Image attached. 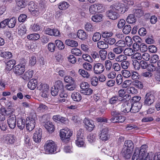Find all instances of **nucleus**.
<instances>
[{
  "label": "nucleus",
  "mask_w": 160,
  "mask_h": 160,
  "mask_svg": "<svg viewBox=\"0 0 160 160\" xmlns=\"http://www.w3.org/2000/svg\"><path fill=\"white\" fill-rule=\"evenodd\" d=\"M93 70L95 74H100L103 72L104 68L102 64L98 63L94 65Z\"/></svg>",
  "instance_id": "nucleus-9"
},
{
  "label": "nucleus",
  "mask_w": 160,
  "mask_h": 160,
  "mask_svg": "<svg viewBox=\"0 0 160 160\" xmlns=\"http://www.w3.org/2000/svg\"><path fill=\"white\" fill-rule=\"evenodd\" d=\"M0 55L1 57L8 59L11 58L12 57V53L9 52H2Z\"/></svg>",
  "instance_id": "nucleus-37"
},
{
  "label": "nucleus",
  "mask_w": 160,
  "mask_h": 160,
  "mask_svg": "<svg viewBox=\"0 0 160 160\" xmlns=\"http://www.w3.org/2000/svg\"><path fill=\"white\" fill-rule=\"evenodd\" d=\"M105 67L107 70H110L112 66V62L110 60H106L105 61Z\"/></svg>",
  "instance_id": "nucleus-63"
},
{
  "label": "nucleus",
  "mask_w": 160,
  "mask_h": 160,
  "mask_svg": "<svg viewBox=\"0 0 160 160\" xmlns=\"http://www.w3.org/2000/svg\"><path fill=\"white\" fill-rule=\"evenodd\" d=\"M41 96L44 98H47L48 97V92L49 90V86L47 84H44L42 85Z\"/></svg>",
  "instance_id": "nucleus-16"
},
{
  "label": "nucleus",
  "mask_w": 160,
  "mask_h": 160,
  "mask_svg": "<svg viewBox=\"0 0 160 160\" xmlns=\"http://www.w3.org/2000/svg\"><path fill=\"white\" fill-rule=\"evenodd\" d=\"M7 25L9 28H13L15 25L16 22L17 21L16 19L14 18L13 17L11 18L10 19H7Z\"/></svg>",
  "instance_id": "nucleus-24"
},
{
  "label": "nucleus",
  "mask_w": 160,
  "mask_h": 160,
  "mask_svg": "<svg viewBox=\"0 0 160 160\" xmlns=\"http://www.w3.org/2000/svg\"><path fill=\"white\" fill-rule=\"evenodd\" d=\"M96 134L91 133L87 137V139L90 142H93L96 140Z\"/></svg>",
  "instance_id": "nucleus-48"
},
{
  "label": "nucleus",
  "mask_w": 160,
  "mask_h": 160,
  "mask_svg": "<svg viewBox=\"0 0 160 160\" xmlns=\"http://www.w3.org/2000/svg\"><path fill=\"white\" fill-rule=\"evenodd\" d=\"M56 48L55 44L53 43H49L48 45V49L51 52H53Z\"/></svg>",
  "instance_id": "nucleus-64"
},
{
  "label": "nucleus",
  "mask_w": 160,
  "mask_h": 160,
  "mask_svg": "<svg viewBox=\"0 0 160 160\" xmlns=\"http://www.w3.org/2000/svg\"><path fill=\"white\" fill-rule=\"evenodd\" d=\"M104 41L106 42L107 43L109 44L110 45H112L116 42V40L114 38H105L104 39Z\"/></svg>",
  "instance_id": "nucleus-53"
},
{
  "label": "nucleus",
  "mask_w": 160,
  "mask_h": 160,
  "mask_svg": "<svg viewBox=\"0 0 160 160\" xmlns=\"http://www.w3.org/2000/svg\"><path fill=\"white\" fill-rule=\"evenodd\" d=\"M25 71V68L22 67L21 65H18L15 66L13 68V71L17 76L22 75Z\"/></svg>",
  "instance_id": "nucleus-12"
},
{
  "label": "nucleus",
  "mask_w": 160,
  "mask_h": 160,
  "mask_svg": "<svg viewBox=\"0 0 160 160\" xmlns=\"http://www.w3.org/2000/svg\"><path fill=\"white\" fill-rule=\"evenodd\" d=\"M83 122L86 125L85 128L89 131H92L95 127L93 121H90L87 118L84 119Z\"/></svg>",
  "instance_id": "nucleus-7"
},
{
  "label": "nucleus",
  "mask_w": 160,
  "mask_h": 160,
  "mask_svg": "<svg viewBox=\"0 0 160 160\" xmlns=\"http://www.w3.org/2000/svg\"><path fill=\"white\" fill-rule=\"evenodd\" d=\"M72 54H74L76 56H79L82 54L80 50L77 48H74L72 49L71 50Z\"/></svg>",
  "instance_id": "nucleus-52"
},
{
  "label": "nucleus",
  "mask_w": 160,
  "mask_h": 160,
  "mask_svg": "<svg viewBox=\"0 0 160 160\" xmlns=\"http://www.w3.org/2000/svg\"><path fill=\"white\" fill-rule=\"evenodd\" d=\"M102 35L103 38H108L111 37L112 35V33L111 32H108L106 31L102 32Z\"/></svg>",
  "instance_id": "nucleus-55"
},
{
  "label": "nucleus",
  "mask_w": 160,
  "mask_h": 160,
  "mask_svg": "<svg viewBox=\"0 0 160 160\" xmlns=\"http://www.w3.org/2000/svg\"><path fill=\"white\" fill-rule=\"evenodd\" d=\"M147 148L148 146L146 145H142L140 149L139 148L140 153L143 157H145L147 155L146 149Z\"/></svg>",
  "instance_id": "nucleus-34"
},
{
  "label": "nucleus",
  "mask_w": 160,
  "mask_h": 160,
  "mask_svg": "<svg viewBox=\"0 0 160 160\" xmlns=\"http://www.w3.org/2000/svg\"><path fill=\"white\" fill-rule=\"evenodd\" d=\"M98 78L96 77H93L91 79V84L94 86H96L98 84Z\"/></svg>",
  "instance_id": "nucleus-56"
},
{
  "label": "nucleus",
  "mask_w": 160,
  "mask_h": 160,
  "mask_svg": "<svg viewBox=\"0 0 160 160\" xmlns=\"http://www.w3.org/2000/svg\"><path fill=\"white\" fill-rule=\"evenodd\" d=\"M108 128H103L99 134L100 139L103 141L107 140L108 139Z\"/></svg>",
  "instance_id": "nucleus-6"
},
{
  "label": "nucleus",
  "mask_w": 160,
  "mask_h": 160,
  "mask_svg": "<svg viewBox=\"0 0 160 160\" xmlns=\"http://www.w3.org/2000/svg\"><path fill=\"white\" fill-rule=\"evenodd\" d=\"M36 124L35 118H31L26 121V127L28 131H32L35 128Z\"/></svg>",
  "instance_id": "nucleus-4"
},
{
  "label": "nucleus",
  "mask_w": 160,
  "mask_h": 160,
  "mask_svg": "<svg viewBox=\"0 0 160 160\" xmlns=\"http://www.w3.org/2000/svg\"><path fill=\"white\" fill-rule=\"evenodd\" d=\"M83 68L88 71H90L92 68V65L88 62H84L82 64Z\"/></svg>",
  "instance_id": "nucleus-51"
},
{
  "label": "nucleus",
  "mask_w": 160,
  "mask_h": 160,
  "mask_svg": "<svg viewBox=\"0 0 160 160\" xmlns=\"http://www.w3.org/2000/svg\"><path fill=\"white\" fill-rule=\"evenodd\" d=\"M107 51L105 50H101L99 51V56L102 60H105L107 57Z\"/></svg>",
  "instance_id": "nucleus-40"
},
{
  "label": "nucleus",
  "mask_w": 160,
  "mask_h": 160,
  "mask_svg": "<svg viewBox=\"0 0 160 160\" xmlns=\"http://www.w3.org/2000/svg\"><path fill=\"white\" fill-rule=\"evenodd\" d=\"M69 5L67 2H63L59 3L58 8L61 10L65 9L69 7Z\"/></svg>",
  "instance_id": "nucleus-42"
},
{
  "label": "nucleus",
  "mask_w": 160,
  "mask_h": 160,
  "mask_svg": "<svg viewBox=\"0 0 160 160\" xmlns=\"http://www.w3.org/2000/svg\"><path fill=\"white\" fill-rule=\"evenodd\" d=\"M127 92L128 93L135 94L138 92V91L134 87H131L127 89Z\"/></svg>",
  "instance_id": "nucleus-50"
},
{
  "label": "nucleus",
  "mask_w": 160,
  "mask_h": 160,
  "mask_svg": "<svg viewBox=\"0 0 160 160\" xmlns=\"http://www.w3.org/2000/svg\"><path fill=\"white\" fill-rule=\"evenodd\" d=\"M43 125L49 133H52L54 132L55 129L54 126L51 122H48Z\"/></svg>",
  "instance_id": "nucleus-17"
},
{
  "label": "nucleus",
  "mask_w": 160,
  "mask_h": 160,
  "mask_svg": "<svg viewBox=\"0 0 160 160\" xmlns=\"http://www.w3.org/2000/svg\"><path fill=\"white\" fill-rule=\"evenodd\" d=\"M133 65L136 70H139L140 68V62H138L137 60H134L133 62Z\"/></svg>",
  "instance_id": "nucleus-61"
},
{
  "label": "nucleus",
  "mask_w": 160,
  "mask_h": 160,
  "mask_svg": "<svg viewBox=\"0 0 160 160\" xmlns=\"http://www.w3.org/2000/svg\"><path fill=\"white\" fill-rule=\"evenodd\" d=\"M44 147L45 152L47 154L52 153L56 150V145L52 140L47 141Z\"/></svg>",
  "instance_id": "nucleus-1"
},
{
  "label": "nucleus",
  "mask_w": 160,
  "mask_h": 160,
  "mask_svg": "<svg viewBox=\"0 0 160 160\" xmlns=\"http://www.w3.org/2000/svg\"><path fill=\"white\" fill-rule=\"evenodd\" d=\"M78 72L83 78H88L90 77V74L89 73L84 70L81 69L78 70Z\"/></svg>",
  "instance_id": "nucleus-35"
},
{
  "label": "nucleus",
  "mask_w": 160,
  "mask_h": 160,
  "mask_svg": "<svg viewBox=\"0 0 160 160\" xmlns=\"http://www.w3.org/2000/svg\"><path fill=\"white\" fill-rule=\"evenodd\" d=\"M97 47L101 49L104 50L108 48V44L105 41H99L97 43Z\"/></svg>",
  "instance_id": "nucleus-20"
},
{
  "label": "nucleus",
  "mask_w": 160,
  "mask_h": 160,
  "mask_svg": "<svg viewBox=\"0 0 160 160\" xmlns=\"http://www.w3.org/2000/svg\"><path fill=\"white\" fill-rule=\"evenodd\" d=\"M124 53L126 55L131 56L134 54V52L131 48H127L124 50Z\"/></svg>",
  "instance_id": "nucleus-45"
},
{
  "label": "nucleus",
  "mask_w": 160,
  "mask_h": 160,
  "mask_svg": "<svg viewBox=\"0 0 160 160\" xmlns=\"http://www.w3.org/2000/svg\"><path fill=\"white\" fill-rule=\"evenodd\" d=\"M71 97L74 101L76 102H79L82 99L81 94L77 92L72 93Z\"/></svg>",
  "instance_id": "nucleus-22"
},
{
  "label": "nucleus",
  "mask_w": 160,
  "mask_h": 160,
  "mask_svg": "<svg viewBox=\"0 0 160 160\" xmlns=\"http://www.w3.org/2000/svg\"><path fill=\"white\" fill-rule=\"evenodd\" d=\"M16 1L17 5L21 8H24L27 5V0H16Z\"/></svg>",
  "instance_id": "nucleus-30"
},
{
  "label": "nucleus",
  "mask_w": 160,
  "mask_h": 160,
  "mask_svg": "<svg viewBox=\"0 0 160 160\" xmlns=\"http://www.w3.org/2000/svg\"><path fill=\"white\" fill-rule=\"evenodd\" d=\"M121 154L125 158L127 159H130L132 154V150H130L129 149H126L122 147Z\"/></svg>",
  "instance_id": "nucleus-11"
},
{
  "label": "nucleus",
  "mask_w": 160,
  "mask_h": 160,
  "mask_svg": "<svg viewBox=\"0 0 160 160\" xmlns=\"http://www.w3.org/2000/svg\"><path fill=\"white\" fill-rule=\"evenodd\" d=\"M42 132L41 130H38L36 131L35 133L33 134V139L36 142H39L41 141Z\"/></svg>",
  "instance_id": "nucleus-15"
},
{
  "label": "nucleus",
  "mask_w": 160,
  "mask_h": 160,
  "mask_svg": "<svg viewBox=\"0 0 160 160\" xmlns=\"http://www.w3.org/2000/svg\"><path fill=\"white\" fill-rule=\"evenodd\" d=\"M134 147L133 143L132 141L126 140L125 141L122 147L132 150Z\"/></svg>",
  "instance_id": "nucleus-23"
},
{
  "label": "nucleus",
  "mask_w": 160,
  "mask_h": 160,
  "mask_svg": "<svg viewBox=\"0 0 160 160\" xmlns=\"http://www.w3.org/2000/svg\"><path fill=\"white\" fill-rule=\"evenodd\" d=\"M127 57L125 55L121 54L116 58V60L118 62H123L126 60Z\"/></svg>",
  "instance_id": "nucleus-43"
},
{
  "label": "nucleus",
  "mask_w": 160,
  "mask_h": 160,
  "mask_svg": "<svg viewBox=\"0 0 160 160\" xmlns=\"http://www.w3.org/2000/svg\"><path fill=\"white\" fill-rule=\"evenodd\" d=\"M40 38V35L36 33H33L28 35L27 36L28 39L30 40H37Z\"/></svg>",
  "instance_id": "nucleus-31"
},
{
  "label": "nucleus",
  "mask_w": 160,
  "mask_h": 160,
  "mask_svg": "<svg viewBox=\"0 0 160 160\" xmlns=\"http://www.w3.org/2000/svg\"><path fill=\"white\" fill-rule=\"evenodd\" d=\"M138 104L139 103H134L131 104V112L136 113L139 111L140 108L138 107Z\"/></svg>",
  "instance_id": "nucleus-36"
},
{
  "label": "nucleus",
  "mask_w": 160,
  "mask_h": 160,
  "mask_svg": "<svg viewBox=\"0 0 160 160\" xmlns=\"http://www.w3.org/2000/svg\"><path fill=\"white\" fill-rule=\"evenodd\" d=\"M133 14L135 16L138 18H140L144 15V12L141 9H134L132 10Z\"/></svg>",
  "instance_id": "nucleus-25"
},
{
  "label": "nucleus",
  "mask_w": 160,
  "mask_h": 160,
  "mask_svg": "<svg viewBox=\"0 0 160 160\" xmlns=\"http://www.w3.org/2000/svg\"><path fill=\"white\" fill-rule=\"evenodd\" d=\"M76 143L77 146L80 147L84 146V142L83 141V138H78L76 141Z\"/></svg>",
  "instance_id": "nucleus-41"
},
{
  "label": "nucleus",
  "mask_w": 160,
  "mask_h": 160,
  "mask_svg": "<svg viewBox=\"0 0 160 160\" xmlns=\"http://www.w3.org/2000/svg\"><path fill=\"white\" fill-rule=\"evenodd\" d=\"M77 36L79 39L83 40L86 39L88 37V35L86 32L82 30H78L77 32Z\"/></svg>",
  "instance_id": "nucleus-18"
},
{
  "label": "nucleus",
  "mask_w": 160,
  "mask_h": 160,
  "mask_svg": "<svg viewBox=\"0 0 160 160\" xmlns=\"http://www.w3.org/2000/svg\"><path fill=\"white\" fill-rule=\"evenodd\" d=\"M102 15L101 14H96L92 16V20L95 22H99L102 21Z\"/></svg>",
  "instance_id": "nucleus-33"
},
{
  "label": "nucleus",
  "mask_w": 160,
  "mask_h": 160,
  "mask_svg": "<svg viewBox=\"0 0 160 160\" xmlns=\"http://www.w3.org/2000/svg\"><path fill=\"white\" fill-rule=\"evenodd\" d=\"M107 15L110 19L115 20L119 17L118 13L114 10H111L107 12Z\"/></svg>",
  "instance_id": "nucleus-10"
},
{
  "label": "nucleus",
  "mask_w": 160,
  "mask_h": 160,
  "mask_svg": "<svg viewBox=\"0 0 160 160\" xmlns=\"http://www.w3.org/2000/svg\"><path fill=\"white\" fill-rule=\"evenodd\" d=\"M16 63V61L14 60L8 61L6 63V69L9 71L11 70Z\"/></svg>",
  "instance_id": "nucleus-29"
},
{
  "label": "nucleus",
  "mask_w": 160,
  "mask_h": 160,
  "mask_svg": "<svg viewBox=\"0 0 160 160\" xmlns=\"http://www.w3.org/2000/svg\"><path fill=\"white\" fill-rule=\"evenodd\" d=\"M123 50V49L121 47L117 46V47L114 48L113 49V51L116 54H119L121 53Z\"/></svg>",
  "instance_id": "nucleus-54"
},
{
  "label": "nucleus",
  "mask_w": 160,
  "mask_h": 160,
  "mask_svg": "<svg viewBox=\"0 0 160 160\" xmlns=\"http://www.w3.org/2000/svg\"><path fill=\"white\" fill-rule=\"evenodd\" d=\"M129 64V62L125 60L121 62V66L122 68L126 69L128 68Z\"/></svg>",
  "instance_id": "nucleus-62"
},
{
  "label": "nucleus",
  "mask_w": 160,
  "mask_h": 160,
  "mask_svg": "<svg viewBox=\"0 0 160 160\" xmlns=\"http://www.w3.org/2000/svg\"><path fill=\"white\" fill-rule=\"evenodd\" d=\"M80 92L84 94L89 95L92 93L93 90L91 88H88L84 90H81Z\"/></svg>",
  "instance_id": "nucleus-46"
},
{
  "label": "nucleus",
  "mask_w": 160,
  "mask_h": 160,
  "mask_svg": "<svg viewBox=\"0 0 160 160\" xmlns=\"http://www.w3.org/2000/svg\"><path fill=\"white\" fill-rule=\"evenodd\" d=\"M37 62L36 58L34 56H32L30 58L29 63V65L33 66Z\"/></svg>",
  "instance_id": "nucleus-58"
},
{
  "label": "nucleus",
  "mask_w": 160,
  "mask_h": 160,
  "mask_svg": "<svg viewBox=\"0 0 160 160\" xmlns=\"http://www.w3.org/2000/svg\"><path fill=\"white\" fill-rule=\"evenodd\" d=\"M17 118L15 115H12L9 116L7 120V122L9 128L13 129L16 126Z\"/></svg>",
  "instance_id": "nucleus-5"
},
{
  "label": "nucleus",
  "mask_w": 160,
  "mask_h": 160,
  "mask_svg": "<svg viewBox=\"0 0 160 160\" xmlns=\"http://www.w3.org/2000/svg\"><path fill=\"white\" fill-rule=\"evenodd\" d=\"M72 133L68 128L61 130L60 136L62 142L67 143L69 140V138L72 135Z\"/></svg>",
  "instance_id": "nucleus-2"
},
{
  "label": "nucleus",
  "mask_w": 160,
  "mask_h": 160,
  "mask_svg": "<svg viewBox=\"0 0 160 160\" xmlns=\"http://www.w3.org/2000/svg\"><path fill=\"white\" fill-rule=\"evenodd\" d=\"M115 45L116 46H118L122 48L125 47L126 44L124 41L122 40H120L115 43Z\"/></svg>",
  "instance_id": "nucleus-60"
},
{
  "label": "nucleus",
  "mask_w": 160,
  "mask_h": 160,
  "mask_svg": "<svg viewBox=\"0 0 160 160\" xmlns=\"http://www.w3.org/2000/svg\"><path fill=\"white\" fill-rule=\"evenodd\" d=\"M37 83V81L36 79H32L28 82V86L30 89L34 90L36 87Z\"/></svg>",
  "instance_id": "nucleus-26"
},
{
  "label": "nucleus",
  "mask_w": 160,
  "mask_h": 160,
  "mask_svg": "<svg viewBox=\"0 0 160 160\" xmlns=\"http://www.w3.org/2000/svg\"><path fill=\"white\" fill-rule=\"evenodd\" d=\"M119 113L116 111H113L111 112L112 117L110 119V120L112 122L118 123V116Z\"/></svg>",
  "instance_id": "nucleus-21"
},
{
  "label": "nucleus",
  "mask_w": 160,
  "mask_h": 160,
  "mask_svg": "<svg viewBox=\"0 0 160 160\" xmlns=\"http://www.w3.org/2000/svg\"><path fill=\"white\" fill-rule=\"evenodd\" d=\"M59 91L64 89V86L63 82L60 80L56 81L53 86Z\"/></svg>",
  "instance_id": "nucleus-28"
},
{
  "label": "nucleus",
  "mask_w": 160,
  "mask_h": 160,
  "mask_svg": "<svg viewBox=\"0 0 160 160\" xmlns=\"http://www.w3.org/2000/svg\"><path fill=\"white\" fill-rule=\"evenodd\" d=\"M33 71L32 70H28L26 71L23 75L22 78L26 81H28L32 77Z\"/></svg>",
  "instance_id": "nucleus-19"
},
{
  "label": "nucleus",
  "mask_w": 160,
  "mask_h": 160,
  "mask_svg": "<svg viewBox=\"0 0 160 160\" xmlns=\"http://www.w3.org/2000/svg\"><path fill=\"white\" fill-rule=\"evenodd\" d=\"M131 30V27L130 25H125L123 28L122 31L125 34H128Z\"/></svg>",
  "instance_id": "nucleus-49"
},
{
  "label": "nucleus",
  "mask_w": 160,
  "mask_h": 160,
  "mask_svg": "<svg viewBox=\"0 0 160 160\" xmlns=\"http://www.w3.org/2000/svg\"><path fill=\"white\" fill-rule=\"evenodd\" d=\"M155 100L154 95L150 92L147 93L145 97L143 102L144 105L149 106L152 104Z\"/></svg>",
  "instance_id": "nucleus-3"
},
{
  "label": "nucleus",
  "mask_w": 160,
  "mask_h": 160,
  "mask_svg": "<svg viewBox=\"0 0 160 160\" xmlns=\"http://www.w3.org/2000/svg\"><path fill=\"white\" fill-rule=\"evenodd\" d=\"M5 140L9 143H12L14 141V135L8 134L6 137Z\"/></svg>",
  "instance_id": "nucleus-44"
},
{
  "label": "nucleus",
  "mask_w": 160,
  "mask_h": 160,
  "mask_svg": "<svg viewBox=\"0 0 160 160\" xmlns=\"http://www.w3.org/2000/svg\"><path fill=\"white\" fill-rule=\"evenodd\" d=\"M112 7H113L116 10L122 13H124L128 10V8H126L125 5L122 3H116Z\"/></svg>",
  "instance_id": "nucleus-8"
},
{
  "label": "nucleus",
  "mask_w": 160,
  "mask_h": 160,
  "mask_svg": "<svg viewBox=\"0 0 160 160\" xmlns=\"http://www.w3.org/2000/svg\"><path fill=\"white\" fill-rule=\"evenodd\" d=\"M101 35L99 32H96L94 33L93 37L92 40L94 42H98L101 39Z\"/></svg>",
  "instance_id": "nucleus-38"
},
{
  "label": "nucleus",
  "mask_w": 160,
  "mask_h": 160,
  "mask_svg": "<svg viewBox=\"0 0 160 160\" xmlns=\"http://www.w3.org/2000/svg\"><path fill=\"white\" fill-rule=\"evenodd\" d=\"M139 152V148H136L132 155V160H143L142 159L144 157Z\"/></svg>",
  "instance_id": "nucleus-13"
},
{
  "label": "nucleus",
  "mask_w": 160,
  "mask_h": 160,
  "mask_svg": "<svg viewBox=\"0 0 160 160\" xmlns=\"http://www.w3.org/2000/svg\"><path fill=\"white\" fill-rule=\"evenodd\" d=\"M64 80L67 83L73 84L74 81L72 78L70 76H65L64 78Z\"/></svg>",
  "instance_id": "nucleus-59"
},
{
  "label": "nucleus",
  "mask_w": 160,
  "mask_h": 160,
  "mask_svg": "<svg viewBox=\"0 0 160 160\" xmlns=\"http://www.w3.org/2000/svg\"><path fill=\"white\" fill-rule=\"evenodd\" d=\"M138 33L140 36H144L146 35L147 32L146 28H142L139 29Z\"/></svg>",
  "instance_id": "nucleus-57"
},
{
  "label": "nucleus",
  "mask_w": 160,
  "mask_h": 160,
  "mask_svg": "<svg viewBox=\"0 0 160 160\" xmlns=\"http://www.w3.org/2000/svg\"><path fill=\"white\" fill-rule=\"evenodd\" d=\"M133 85L139 89H142L143 87L142 83L138 80L134 81L133 83Z\"/></svg>",
  "instance_id": "nucleus-47"
},
{
  "label": "nucleus",
  "mask_w": 160,
  "mask_h": 160,
  "mask_svg": "<svg viewBox=\"0 0 160 160\" xmlns=\"http://www.w3.org/2000/svg\"><path fill=\"white\" fill-rule=\"evenodd\" d=\"M65 43L67 45L71 47H76L78 45L77 41L70 39L66 40Z\"/></svg>",
  "instance_id": "nucleus-27"
},
{
  "label": "nucleus",
  "mask_w": 160,
  "mask_h": 160,
  "mask_svg": "<svg viewBox=\"0 0 160 160\" xmlns=\"http://www.w3.org/2000/svg\"><path fill=\"white\" fill-rule=\"evenodd\" d=\"M55 43L59 49L62 50L64 49V45L61 41L59 40H56L55 41Z\"/></svg>",
  "instance_id": "nucleus-39"
},
{
  "label": "nucleus",
  "mask_w": 160,
  "mask_h": 160,
  "mask_svg": "<svg viewBox=\"0 0 160 160\" xmlns=\"http://www.w3.org/2000/svg\"><path fill=\"white\" fill-rule=\"evenodd\" d=\"M126 21L129 23H133L136 22L137 19L134 15L130 14L128 16Z\"/></svg>",
  "instance_id": "nucleus-32"
},
{
  "label": "nucleus",
  "mask_w": 160,
  "mask_h": 160,
  "mask_svg": "<svg viewBox=\"0 0 160 160\" xmlns=\"http://www.w3.org/2000/svg\"><path fill=\"white\" fill-rule=\"evenodd\" d=\"M26 124V121L22 117H19L17 119V126L19 129L23 130L25 128Z\"/></svg>",
  "instance_id": "nucleus-14"
}]
</instances>
